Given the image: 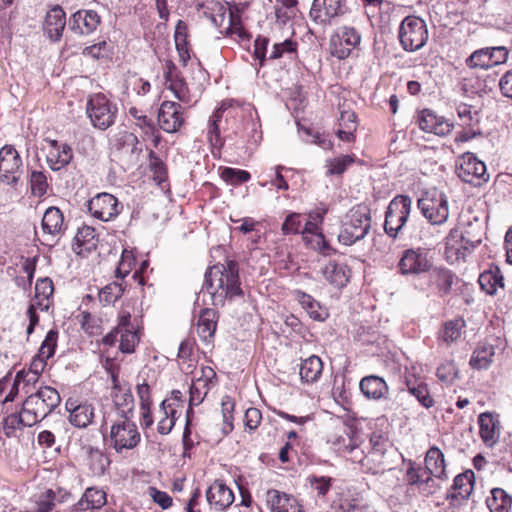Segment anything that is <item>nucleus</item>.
Here are the masks:
<instances>
[{"mask_svg": "<svg viewBox=\"0 0 512 512\" xmlns=\"http://www.w3.org/2000/svg\"><path fill=\"white\" fill-rule=\"evenodd\" d=\"M39 377L25 370L19 371L9 393L1 401L3 418L1 426L7 438H19L26 427H32L46 418L61 402L58 391L50 386L41 387L30 394L21 406L12 407L19 389L29 393V387L37 383Z\"/></svg>", "mask_w": 512, "mask_h": 512, "instance_id": "nucleus-1", "label": "nucleus"}, {"mask_svg": "<svg viewBox=\"0 0 512 512\" xmlns=\"http://www.w3.org/2000/svg\"><path fill=\"white\" fill-rule=\"evenodd\" d=\"M203 289L210 294L214 306H223L227 299L241 296L238 264L226 260L210 267L205 273Z\"/></svg>", "mask_w": 512, "mask_h": 512, "instance_id": "nucleus-2", "label": "nucleus"}, {"mask_svg": "<svg viewBox=\"0 0 512 512\" xmlns=\"http://www.w3.org/2000/svg\"><path fill=\"white\" fill-rule=\"evenodd\" d=\"M113 416H103V426L110 428L109 436L106 438L109 446L117 453L136 448L141 441V435L133 418H113Z\"/></svg>", "mask_w": 512, "mask_h": 512, "instance_id": "nucleus-3", "label": "nucleus"}, {"mask_svg": "<svg viewBox=\"0 0 512 512\" xmlns=\"http://www.w3.org/2000/svg\"><path fill=\"white\" fill-rule=\"evenodd\" d=\"M371 226V217L366 206H356L349 210L343 222L338 239L344 245H352L363 239Z\"/></svg>", "mask_w": 512, "mask_h": 512, "instance_id": "nucleus-4", "label": "nucleus"}, {"mask_svg": "<svg viewBox=\"0 0 512 512\" xmlns=\"http://www.w3.org/2000/svg\"><path fill=\"white\" fill-rule=\"evenodd\" d=\"M399 42L407 52H415L425 46L428 40L426 22L414 15L405 17L398 31Z\"/></svg>", "mask_w": 512, "mask_h": 512, "instance_id": "nucleus-5", "label": "nucleus"}, {"mask_svg": "<svg viewBox=\"0 0 512 512\" xmlns=\"http://www.w3.org/2000/svg\"><path fill=\"white\" fill-rule=\"evenodd\" d=\"M423 216L432 225H442L449 217L448 197L436 190L425 193L417 202Z\"/></svg>", "mask_w": 512, "mask_h": 512, "instance_id": "nucleus-6", "label": "nucleus"}, {"mask_svg": "<svg viewBox=\"0 0 512 512\" xmlns=\"http://www.w3.org/2000/svg\"><path fill=\"white\" fill-rule=\"evenodd\" d=\"M412 199L407 195L395 196L387 207L384 230L395 238L406 224L411 212Z\"/></svg>", "mask_w": 512, "mask_h": 512, "instance_id": "nucleus-7", "label": "nucleus"}, {"mask_svg": "<svg viewBox=\"0 0 512 512\" xmlns=\"http://www.w3.org/2000/svg\"><path fill=\"white\" fill-rule=\"evenodd\" d=\"M87 115L95 128L106 130L115 122L117 108L112 105L105 95H92L86 106Z\"/></svg>", "mask_w": 512, "mask_h": 512, "instance_id": "nucleus-8", "label": "nucleus"}, {"mask_svg": "<svg viewBox=\"0 0 512 512\" xmlns=\"http://www.w3.org/2000/svg\"><path fill=\"white\" fill-rule=\"evenodd\" d=\"M425 248H409L402 252L397 269L403 276H418L430 271L432 262Z\"/></svg>", "mask_w": 512, "mask_h": 512, "instance_id": "nucleus-9", "label": "nucleus"}, {"mask_svg": "<svg viewBox=\"0 0 512 512\" xmlns=\"http://www.w3.org/2000/svg\"><path fill=\"white\" fill-rule=\"evenodd\" d=\"M345 13V0H313L309 12L311 21L326 28Z\"/></svg>", "mask_w": 512, "mask_h": 512, "instance_id": "nucleus-10", "label": "nucleus"}, {"mask_svg": "<svg viewBox=\"0 0 512 512\" xmlns=\"http://www.w3.org/2000/svg\"><path fill=\"white\" fill-rule=\"evenodd\" d=\"M360 42L361 35L354 27L342 26L330 38V53L340 60L346 59Z\"/></svg>", "mask_w": 512, "mask_h": 512, "instance_id": "nucleus-11", "label": "nucleus"}, {"mask_svg": "<svg viewBox=\"0 0 512 512\" xmlns=\"http://www.w3.org/2000/svg\"><path fill=\"white\" fill-rule=\"evenodd\" d=\"M66 229L63 212L55 206L47 208L41 221L42 243L54 245L64 235Z\"/></svg>", "mask_w": 512, "mask_h": 512, "instance_id": "nucleus-12", "label": "nucleus"}, {"mask_svg": "<svg viewBox=\"0 0 512 512\" xmlns=\"http://www.w3.org/2000/svg\"><path fill=\"white\" fill-rule=\"evenodd\" d=\"M456 172L463 182L473 185H480L489 178L485 164L469 152L459 158Z\"/></svg>", "mask_w": 512, "mask_h": 512, "instance_id": "nucleus-13", "label": "nucleus"}, {"mask_svg": "<svg viewBox=\"0 0 512 512\" xmlns=\"http://www.w3.org/2000/svg\"><path fill=\"white\" fill-rule=\"evenodd\" d=\"M22 174V160L12 145L0 149V180L8 185L15 184Z\"/></svg>", "mask_w": 512, "mask_h": 512, "instance_id": "nucleus-14", "label": "nucleus"}, {"mask_svg": "<svg viewBox=\"0 0 512 512\" xmlns=\"http://www.w3.org/2000/svg\"><path fill=\"white\" fill-rule=\"evenodd\" d=\"M508 50L504 46L485 47L474 51L466 60L470 68L489 69L503 64L508 58Z\"/></svg>", "mask_w": 512, "mask_h": 512, "instance_id": "nucleus-15", "label": "nucleus"}, {"mask_svg": "<svg viewBox=\"0 0 512 512\" xmlns=\"http://www.w3.org/2000/svg\"><path fill=\"white\" fill-rule=\"evenodd\" d=\"M200 372V376H197L190 386L187 417H189L191 407L200 405L206 398L209 391L217 384V375L213 368L205 366L201 368Z\"/></svg>", "mask_w": 512, "mask_h": 512, "instance_id": "nucleus-16", "label": "nucleus"}, {"mask_svg": "<svg viewBox=\"0 0 512 512\" xmlns=\"http://www.w3.org/2000/svg\"><path fill=\"white\" fill-rule=\"evenodd\" d=\"M481 239H468L457 229L450 230L445 242V255L449 262L464 260Z\"/></svg>", "mask_w": 512, "mask_h": 512, "instance_id": "nucleus-17", "label": "nucleus"}, {"mask_svg": "<svg viewBox=\"0 0 512 512\" xmlns=\"http://www.w3.org/2000/svg\"><path fill=\"white\" fill-rule=\"evenodd\" d=\"M122 209L117 198L110 193H99L88 202L90 214L101 221L114 219Z\"/></svg>", "mask_w": 512, "mask_h": 512, "instance_id": "nucleus-18", "label": "nucleus"}, {"mask_svg": "<svg viewBox=\"0 0 512 512\" xmlns=\"http://www.w3.org/2000/svg\"><path fill=\"white\" fill-rule=\"evenodd\" d=\"M185 122L184 108L177 102L163 101L158 111V124L167 133H176Z\"/></svg>", "mask_w": 512, "mask_h": 512, "instance_id": "nucleus-19", "label": "nucleus"}, {"mask_svg": "<svg viewBox=\"0 0 512 512\" xmlns=\"http://www.w3.org/2000/svg\"><path fill=\"white\" fill-rule=\"evenodd\" d=\"M116 333L120 336L119 349L123 353H133L139 343V335L135 326L131 323V314L123 310L118 315Z\"/></svg>", "mask_w": 512, "mask_h": 512, "instance_id": "nucleus-20", "label": "nucleus"}, {"mask_svg": "<svg viewBox=\"0 0 512 512\" xmlns=\"http://www.w3.org/2000/svg\"><path fill=\"white\" fill-rule=\"evenodd\" d=\"M232 489L221 480H215L206 491V500L210 509L216 512H224L234 502Z\"/></svg>", "mask_w": 512, "mask_h": 512, "instance_id": "nucleus-21", "label": "nucleus"}, {"mask_svg": "<svg viewBox=\"0 0 512 512\" xmlns=\"http://www.w3.org/2000/svg\"><path fill=\"white\" fill-rule=\"evenodd\" d=\"M113 405L104 412L103 416L114 415L113 418H133L134 397L130 387H125L111 392Z\"/></svg>", "mask_w": 512, "mask_h": 512, "instance_id": "nucleus-22", "label": "nucleus"}, {"mask_svg": "<svg viewBox=\"0 0 512 512\" xmlns=\"http://www.w3.org/2000/svg\"><path fill=\"white\" fill-rule=\"evenodd\" d=\"M164 78L166 87L180 102L189 103L191 101V95L187 83L171 60H167L165 62Z\"/></svg>", "mask_w": 512, "mask_h": 512, "instance_id": "nucleus-23", "label": "nucleus"}, {"mask_svg": "<svg viewBox=\"0 0 512 512\" xmlns=\"http://www.w3.org/2000/svg\"><path fill=\"white\" fill-rule=\"evenodd\" d=\"M101 23V17L94 10L82 9L78 10L69 19V29L78 35H90Z\"/></svg>", "mask_w": 512, "mask_h": 512, "instance_id": "nucleus-24", "label": "nucleus"}, {"mask_svg": "<svg viewBox=\"0 0 512 512\" xmlns=\"http://www.w3.org/2000/svg\"><path fill=\"white\" fill-rule=\"evenodd\" d=\"M404 384L409 394L415 397L422 407L429 409L435 405V400L431 396L428 384L423 377L407 370L404 376Z\"/></svg>", "mask_w": 512, "mask_h": 512, "instance_id": "nucleus-25", "label": "nucleus"}, {"mask_svg": "<svg viewBox=\"0 0 512 512\" xmlns=\"http://www.w3.org/2000/svg\"><path fill=\"white\" fill-rule=\"evenodd\" d=\"M479 435L487 447H493L500 438V420L495 412H483L478 416Z\"/></svg>", "mask_w": 512, "mask_h": 512, "instance_id": "nucleus-26", "label": "nucleus"}, {"mask_svg": "<svg viewBox=\"0 0 512 512\" xmlns=\"http://www.w3.org/2000/svg\"><path fill=\"white\" fill-rule=\"evenodd\" d=\"M473 484L474 473L472 470L458 474L454 478L451 489L447 492L446 499L450 500L452 505H460L471 495Z\"/></svg>", "mask_w": 512, "mask_h": 512, "instance_id": "nucleus-27", "label": "nucleus"}, {"mask_svg": "<svg viewBox=\"0 0 512 512\" xmlns=\"http://www.w3.org/2000/svg\"><path fill=\"white\" fill-rule=\"evenodd\" d=\"M419 128L427 133H433L438 136L449 134L453 129V124L443 117L437 116L432 110L424 109L417 115Z\"/></svg>", "mask_w": 512, "mask_h": 512, "instance_id": "nucleus-28", "label": "nucleus"}, {"mask_svg": "<svg viewBox=\"0 0 512 512\" xmlns=\"http://www.w3.org/2000/svg\"><path fill=\"white\" fill-rule=\"evenodd\" d=\"M70 423L77 428H86L94 419V408L87 402L69 398L65 403Z\"/></svg>", "mask_w": 512, "mask_h": 512, "instance_id": "nucleus-29", "label": "nucleus"}, {"mask_svg": "<svg viewBox=\"0 0 512 512\" xmlns=\"http://www.w3.org/2000/svg\"><path fill=\"white\" fill-rule=\"evenodd\" d=\"M65 25V12L60 6H55L46 13L43 23L44 34L47 35L51 41L57 42L62 37Z\"/></svg>", "mask_w": 512, "mask_h": 512, "instance_id": "nucleus-30", "label": "nucleus"}, {"mask_svg": "<svg viewBox=\"0 0 512 512\" xmlns=\"http://www.w3.org/2000/svg\"><path fill=\"white\" fill-rule=\"evenodd\" d=\"M136 394L139 398V406L141 411V425L145 428H149L153 425L154 420L151 413L152 398H151V386L147 380L141 375L138 376L136 384Z\"/></svg>", "mask_w": 512, "mask_h": 512, "instance_id": "nucleus-31", "label": "nucleus"}, {"mask_svg": "<svg viewBox=\"0 0 512 512\" xmlns=\"http://www.w3.org/2000/svg\"><path fill=\"white\" fill-rule=\"evenodd\" d=\"M266 502L272 512H305L296 498L278 490H268Z\"/></svg>", "mask_w": 512, "mask_h": 512, "instance_id": "nucleus-32", "label": "nucleus"}, {"mask_svg": "<svg viewBox=\"0 0 512 512\" xmlns=\"http://www.w3.org/2000/svg\"><path fill=\"white\" fill-rule=\"evenodd\" d=\"M235 105L240 106L236 100L231 99L223 101L220 107L210 117L207 138L213 148L220 149L223 146L224 141L220 136L219 122L222 118V113L230 108H233Z\"/></svg>", "mask_w": 512, "mask_h": 512, "instance_id": "nucleus-33", "label": "nucleus"}, {"mask_svg": "<svg viewBox=\"0 0 512 512\" xmlns=\"http://www.w3.org/2000/svg\"><path fill=\"white\" fill-rule=\"evenodd\" d=\"M50 149L47 154L49 167L58 171L67 166L72 160V149L67 144H60L57 140H49Z\"/></svg>", "mask_w": 512, "mask_h": 512, "instance_id": "nucleus-34", "label": "nucleus"}, {"mask_svg": "<svg viewBox=\"0 0 512 512\" xmlns=\"http://www.w3.org/2000/svg\"><path fill=\"white\" fill-rule=\"evenodd\" d=\"M177 403L175 400H163L158 411L157 431L161 435H167L173 429L177 419Z\"/></svg>", "mask_w": 512, "mask_h": 512, "instance_id": "nucleus-35", "label": "nucleus"}, {"mask_svg": "<svg viewBox=\"0 0 512 512\" xmlns=\"http://www.w3.org/2000/svg\"><path fill=\"white\" fill-rule=\"evenodd\" d=\"M107 502L106 493L100 488L89 487L85 490L79 501L73 506V511L96 510L103 507Z\"/></svg>", "mask_w": 512, "mask_h": 512, "instance_id": "nucleus-36", "label": "nucleus"}, {"mask_svg": "<svg viewBox=\"0 0 512 512\" xmlns=\"http://www.w3.org/2000/svg\"><path fill=\"white\" fill-rule=\"evenodd\" d=\"M429 284L437 290L439 296L448 295L454 283V274L452 271L443 267H434L429 272Z\"/></svg>", "mask_w": 512, "mask_h": 512, "instance_id": "nucleus-37", "label": "nucleus"}, {"mask_svg": "<svg viewBox=\"0 0 512 512\" xmlns=\"http://www.w3.org/2000/svg\"><path fill=\"white\" fill-rule=\"evenodd\" d=\"M359 388L368 399L379 400L385 398L389 392L386 381L375 375H369L361 379Z\"/></svg>", "mask_w": 512, "mask_h": 512, "instance_id": "nucleus-38", "label": "nucleus"}, {"mask_svg": "<svg viewBox=\"0 0 512 512\" xmlns=\"http://www.w3.org/2000/svg\"><path fill=\"white\" fill-rule=\"evenodd\" d=\"M324 278L333 286L342 288L350 279V270L347 265L329 261L322 269Z\"/></svg>", "mask_w": 512, "mask_h": 512, "instance_id": "nucleus-39", "label": "nucleus"}, {"mask_svg": "<svg viewBox=\"0 0 512 512\" xmlns=\"http://www.w3.org/2000/svg\"><path fill=\"white\" fill-rule=\"evenodd\" d=\"M481 289L488 295H495L498 289L504 288V276L498 266H490L479 275Z\"/></svg>", "mask_w": 512, "mask_h": 512, "instance_id": "nucleus-40", "label": "nucleus"}, {"mask_svg": "<svg viewBox=\"0 0 512 512\" xmlns=\"http://www.w3.org/2000/svg\"><path fill=\"white\" fill-rule=\"evenodd\" d=\"M425 468L429 475L438 479L445 480L448 478L445 469V459L443 452L436 446L428 449L425 456Z\"/></svg>", "mask_w": 512, "mask_h": 512, "instance_id": "nucleus-41", "label": "nucleus"}, {"mask_svg": "<svg viewBox=\"0 0 512 512\" xmlns=\"http://www.w3.org/2000/svg\"><path fill=\"white\" fill-rule=\"evenodd\" d=\"M465 326V321L462 318H455L444 322L437 336L439 343L450 346L461 337Z\"/></svg>", "mask_w": 512, "mask_h": 512, "instance_id": "nucleus-42", "label": "nucleus"}, {"mask_svg": "<svg viewBox=\"0 0 512 512\" xmlns=\"http://www.w3.org/2000/svg\"><path fill=\"white\" fill-rule=\"evenodd\" d=\"M217 327V312L211 308H205L201 311L197 322V334L207 341L214 336Z\"/></svg>", "mask_w": 512, "mask_h": 512, "instance_id": "nucleus-43", "label": "nucleus"}, {"mask_svg": "<svg viewBox=\"0 0 512 512\" xmlns=\"http://www.w3.org/2000/svg\"><path fill=\"white\" fill-rule=\"evenodd\" d=\"M54 292L53 282L50 278H41L35 285V297L32 300L37 304L40 311H48L52 303Z\"/></svg>", "mask_w": 512, "mask_h": 512, "instance_id": "nucleus-44", "label": "nucleus"}, {"mask_svg": "<svg viewBox=\"0 0 512 512\" xmlns=\"http://www.w3.org/2000/svg\"><path fill=\"white\" fill-rule=\"evenodd\" d=\"M203 15L211 22L215 27H222L226 21L231 22V13L225 5L211 1L202 5Z\"/></svg>", "mask_w": 512, "mask_h": 512, "instance_id": "nucleus-45", "label": "nucleus"}, {"mask_svg": "<svg viewBox=\"0 0 512 512\" xmlns=\"http://www.w3.org/2000/svg\"><path fill=\"white\" fill-rule=\"evenodd\" d=\"M357 126L358 122L355 112L350 110L342 111L339 117V128L336 134L340 140L352 142L355 140Z\"/></svg>", "mask_w": 512, "mask_h": 512, "instance_id": "nucleus-46", "label": "nucleus"}, {"mask_svg": "<svg viewBox=\"0 0 512 512\" xmlns=\"http://www.w3.org/2000/svg\"><path fill=\"white\" fill-rule=\"evenodd\" d=\"M294 298L302 306L303 309L309 314V316L317 321H323L327 317V312L322 309L319 302H317L312 296L306 294L301 290H295L293 292Z\"/></svg>", "mask_w": 512, "mask_h": 512, "instance_id": "nucleus-47", "label": "nucleus"}, {"mask_svg": "<svg viewBox=\"0 0 512 512\" xmlns=\"http://www.w3.org/2000/svg\"><path fill=\"white\" fill-rule=\"evenodd\" d=\"M357 436L358 434L352 428L342 427L329 436L328 443L339 455L343 456Z\"/></svg>", "mask_w": 512, "mask_h": 512, "instance_id": "nucleus-48", "label": "nucleus"}, {"mask_svg": "<svg viewBox=\"0 0 512 512\" xmlns=\"http://www.w3.org/2000/svg\"><path fill=\"white\" fill-rule=\"evenodd\" d=\"M323 371L322 360L315 355L305 359L300 366V377L306 383H314L319 380Z\"/></svg>", "mask_w": 512, "mask_h": 512, "instance_id": "nucleus-49", "label": "nucleus"}, {"mask_svg": "<svg viewBox=\"0 0 512 512\" xmlns=\"http://www.w3.org/2000/svg\"><path fill=\"white\" fill-rule=\"evenodd\" d=\"M187 37V25L184 21L179 20L175 27L174 40L180 62L184 66H186L190 60V51Z\"/></svg>", "mask_w": 512, "mask_h": 512, "instance_id": "nucleus-50", "label": "nucleus"}, {"mask_svg": "<svg viewBox=\"0 0 512 512\" xmlns=\"http://www.w3.org/2000/svg\"><path fill=\"white\" fill-rule=\"evenodd\" d=\"M490 512H512V497L501 488L491 490V496L486 500Z\"/></svg>", "mask_w": 512, "mask_h": 512, "instance_id": "nucleus-51", "label": "nucleus"}, {"mask_svg": "<svg viewBox=\"0 0 512 512\" xmlns=\"http://www.w3.org/2000/svg\"><path fill=\"white\" fill-rule=\"evenodd\" d=\"M406 481L411 486H417L420 491H425V486H428L433 479L430 477L429 472L422 469L420 466H415L411 461L406 471Z\"/></svg>", "mask_w": 512, "mask_h": 512, "instance_id": "nucleus-52", "label": "nucleus"}, {"mask_svg": "<svg viewBox=\"0 0 512 512\" xmlns=\"http://www.w3.org/2000/svg\"><path fill=\"white\" fill-rule=\"evenodd\" d=\"M494 348L492 345L478 347L472 354L470 365L475 369H486L492 363Z\"/></svg>", "mask_w": 512, "mask_h": 512, "instance_id": "nucleus-53", "label": "nucleus"}, {"mask_svg": "<svg viewBox=\"0 0 512 512\" xmlns=\"http://www.w3.org/2000/svg\"><path fill=\"white\" fill-rule=\"evenodd\" d=\"M51 497H53V490L49 489L45 493L31 499L28 506L22 512H50L53 508Z\"/></svg>", "mask_w": 512, "mask_h": 512, "instance_id": "nucleus-54", "label": "nucleus"}, {"mask_svg": "<svg viewBox=\"0 0 512 512\" xmlns=\"http://www.w3.org/2000/svg\"><path fill=\"white\" fill-rule=\"evenodd\" d=\"M384 453L369 450L366 453L365 473L377 474L386 470V459Z\"/></svg>", "mask_w": 512, "mask_h": 512, "instance_id": "nucleus-55", "label": "nucleus"}, {"mask_svg": "<svg viewBox=\"0 0 512 512\" xmlns=\"http://www.w3.org/2000/svg\"><path fill=\"white\" fill-rule=\"evenodd\" d=\"M363 440L358 435L354 441L349 445V448L344 453L343 457L350 460L353 463H357L361 466V469L364 471L365 461H366V452L361 447Z\"/></svg>", "mask_w": 512, "mask_h": 512, "instance_id": "nucleus-56", "label": "nucleus"}, {"mask_svg": "<svg viewBox=\"0 0 512 512\" xmlns=\"http://www.w3.org/2000/svg\"><path fill=\"white\" fill-rule=\"evenodd\" d=\"M303 241L305 244L310 247L311 249L318 251L319 253L323 254L324 256L331 255L333 249L329 246L327 241L324 238V235L322 232L320 233H312V234H305L303 236Z\"/></svg>", "mask_w": 512, "mask_h": 512, "instance_id": "nucleus-57", "label": "nucleus"}, {"mask_svg": "<svg viewBox=\"0 0 512 512\" xmlns=\"http://www.w3.org/2000/svg\"><path fill=\"white\" fill-rule=\"evenodd\" d=\"M89 465L95 475H102L109 465L108 457L98 448H90Z\"/></svg>", "mask_w": 512, "mask_h": 512, "instance_id": "nucleus-58", "label": "nucleus"}, {"mask_svg": "<svg viewBox=\"0 0 512 512\" xmlns=\"http://www.w3.org/2000/svg\"><path fill=\"white\" fill-rule=\"evenodd\" d=\"M235 409V401L232 397L225 395L221 400V412L223 417V431L225 434L233 430V412Z\"/></svg>", "mask_w": 512, "mask_h": 512, "instance_id": "nucleus-59", "label": "nucleus"}, {"mask_svg": "<svg viewBox=\"0 0 512 512\" xmlns=\"http://www.w3.org/2000/svg\"><path fill=\"white\" fill-rule=\"evenodd\" d=\"M221 178L231 185H239L249 181L251 175L245 170L225 167L221 171Z\"/></svg>", "mask_w": 512, "mask_h": 512, "instance_id": "nucleus-60", "label": "nucleus"}, {"mask_svg": "<svg viewBox=\"0 0 512 512\" xmlns=\"http://www.w3.org/2000/svg\"><path fill=\"white\" fill-rule=\"evenodd\" d=\"M75 240L77 244L83 246L85 250H91L96 247V233L95 229L89 226H84L78 229Z\"/></svg>", "mask_w": 512, "mask_h": 512, "instance_id": "nucleus-61", "label": "nucleus"}, {"mask_svg": "<svg viewBox=\"0 0 512 512\" xmlns=\"http://www.w3.org/2000/svg\"><path fill=\"white\" fill-rule=\"evenodd\" d=\"M456 111L463 127H472L479 122L477 111L468 104L460 103Z\"/></svg>", "mask_w": 512, "mask_h": 512, "instance_id": "nucleus-62", "label": "nucleus"}, {"mask_svg": "<svg viewBox=\"0 0 512 512\" xmlns=\"http://www.w3.org/2000/svg\"><path fill=\"white\" fill-rule=\"evenodd\" d=\"M437 378L445 383L452 384L458 377V369L453 361H446L442 363L436 372Z\"/></svg>", "mask_w": 512, "mask_h": 512, "instance_id": "nucleus-63", "label": "nucleus"}, {"mask_svg": "<svg viewBox=\"0 0 512 512\" xmlns=\"http://www.w3.org/2000/svg\"><path fill=\"white\" fill-rule=\"evenodd\" d=\"M149 167L151 172L153 173V179L158 183L161 184L166 180V166L163 163V161L156 156L155 152L150 150L149 152Z\"/></svg>", "mask_w": 512, "mask_h": 512, "instance_id": "nucleus-64", "label": "nucleus"}]
</instances>
